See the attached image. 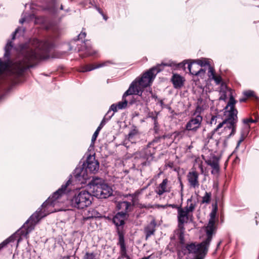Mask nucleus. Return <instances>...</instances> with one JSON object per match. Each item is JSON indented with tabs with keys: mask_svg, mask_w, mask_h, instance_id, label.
Wrapping results in <instances>:
<instances>
[{
	"mask_svg": "<svg viewBox=\"0 0 259 259\" xmlns=\"http://www.w3.org/2000/svg\"><path fill=\"white\" fill-rule=\"evenodd\" d=\"M61 9L62 10L63 9V6L62 5L61 6Z\"/></svg>",
	"mask_w": 259,
	"mask_h": 259,
	"instance_id": "56",
	"label": "nucleus"
},
{
	"mask_svg": "<svg viewBox=\"0 0 259 259\" xmlns=\"http://www.w3.org/2000/svg\"><path fill=\"white\" fill-rule=\"evenodd\" d=\"M245 101H246V99H245V98H242V99H240V101L241 102H245Z\"/></svg>",
	"mask_w": 259,
	"mask_h": 259,
	"instance_id": "53",
	"label": "nucleus"
},
{
	"mask_svg": "<svg viewBox=\"0 0 259 259\" xmlns=\"http://www.w3.org/2000/svg\"><path fill=\"white\" fill-rule=\"evenodd\" d=\"M88 170L82 167L77 168L75 170L74 176L79 181L85 180L88 179L87 171Z\"/></svg>",
	"mask_w": 259,
	"mask_h": 259,
	"instance_id": "18",
	"label": "nucleus"
},
{
	"mask_svg": "<svg viewBox=\"0 0 259 259\" xmlns=\"http://www.w3.org/2000/svg\"><path fill=\"white\" fill-rule=\"evenodd\" d=\"M83 259H96V255L94 253L87 252L84 256Z\"/></svg>",
	"mask_w": 259,
	"mask_h": 259,
	"instance_id": "36",
	"label": "nucleus"
},
{
	"mask_svg": "<svg viewBox=\"0 0 259 259\" xmlns=\"http://www.w3.org/2000/svg\"><path fill=\"white\" fill-rule=\"evenodd\" d=\"M221 119V118L220 117V115H212L211 116V119H210V123L212 125V124H216L218 122H221L220 121V120Z\"/></svg>",
	"mask_w": 259,
	"mask_h": 259,
	"instance_id": "32",
	"label": "nucleus"
},
{
	"mask_svg": "<svg viewBox=\"0 0 259 259\" xmlns=\"http://www.w3.org/2000/svg\"><path fill=\"white\" fill-rule=\"evenodd\" d=\"M217 208L215 207L210 213V219L207 225L205 227V231L207 236L212 235L215 233L217 227L215 225V217L217 215Z\"/></svg>",
	"mask_w": 259,
	"mask_h": 259,
	"instance_id": "9",
	"label": "nucleus"
},
{
	"mask_svg": "<svg viewBox=\"0 0 259 259\" xmlns=\"http://www.w3.org/2000/svg\"><path fill=\"white\" fill-rule=\"evenodd\" d=\"M154 142H152L149 143L147 147L143 149V152L144 153L143 157L146 158L147 160H151L152 159V155L154 153Z\"/></svg>",
	"mask_w": 259,
	"mask_h": 259,
	"instance_id": "16",
	"label": "nucleus"
},
{
	"mask_svg": "<svg viewBox=\"0 0 259 259\" xmlns=\"http://www.w3.org/2000/svg\"><path fill=\"white\" fill-rule=\"evenodd\" d=\"M110 113V111L109 110L108 111V112L107 113L106 115H105V116L104 117V118H103V119L102 120V121H101L100 125H101L102 127L105 124V122H106V120H109L111 117L113 115V113H112L110 115H109Z\"/></svg>",
	"mask_w": 259,
	"mask_h": 259,
	"instance_id": "34",
	"label": "nucleus"
},
{
	"mask_svg": "<svg viewBox=\"0 0 259 259\" xmlns=\"http://www.w3.org/2000/svg\"><path fill=\"white\" fill-rule=\"evenodd\" d=\"M187 63H188V61L185 60V61H183V62L177 64V67H179V68H183L185 69V66Z\"/></svg>",
	"mask_w": 259,
	"mask_h": 259,
	"instance_id": "39",
	"label": "nucleus"
},
{
	"mask_svg": "<svg viewBox=\"0 0 259 259\" xmlns=\"http://www.w3.org/2000/svg\"><path fill=\"white\" fill-rule=\"evenodd\" d=\"M124 96V94L123 95L122 101L118 102L117 104H113L111 106L109 109L110 111H113L114 112H116L118 109H122L127 106V101L125 99L127 96H125V97Z\"/></svg>",
	"mask_w": 259,
	"mask_h": 259,
	"instance_id": "21",
	"label": "nucleus"
},
{
	"mask_svg": "<svg viewBox=\"0 0 259 259\" xmlns=\"http://www.w3.org/2000/svg\"><path fill=\"white\" fill-rule=\"evenodd\" d=\"M242 142L240 140L238 141V143H237V146H236V150H237L238 147H239L240 146V144L242 143Z\"/></svg>",
	"mask_w": 259,
	"mask_h": 259,
	"instance_id": "48",
	"label": "nucleus"
},
{
	"mask_svg": "<svg viewBox=\"0 0 259 259\" xmlns=\"http://www.w3.org/2000/svg\"><path fill=\"white\" fill-rule=\"evenodd\" d=\"M143 259H147V258H143Z\"/></svg>",
	"mask_w": 259,
	"mask_h": 259,
	"instance_id": "57",
	"label": "nucleus"
},
{
	"mask_svg": "<svg viewBox=\"0 0 259 259\" xmlns=\"http://www.w3.org/2000/svg\"><path fill=\"white\" fill-rule=\"evenodd\" d=\"M17 235L16 234H14L10 236L9 238L3 241L1 244H0V249L2 248L4 246L8 244L9 243L14 241L16 238Z\"/></svg>",
	"mask_w": 259,
	"mask_h": 259,
	"instance_id": "29",
	"label": "nucleus"
},
{
	"mask_svg": "<svg viewBox=\"0 0 259 259\" xmlns=\"http://www.w3.org/2000/svg\"><path fill=\"white\" fill-rule=\"evenodd\" d=\"M167 206H168V205H158L157 207L158 208L161 207V208H165Z\"/></svg>",
	"mask_w": 259,
	"mask_h": 259,
	"instance_id": "46",
	"label": "nucleus"
},
{
	"mask_svg": "<svg viewBox=\"0 0 259 259\" xmlns=\"http://www.w3.org/2000/svg\"><path fill=\"white\" fill-rule=\"evenodd\" d=\"M140 139V134L138 131L136 129L132 130L127 136V140L132 143H136Z\"/></svg>",
	"mask_w": 259,
	"mask_h": 259,
	"instance_id": "23",
	"label": "nucleus"
},
{
	"mask_svg": "<svg viewBox=\"0 0 259 259\" xmlns=\"http://www.w3.org/2000/svg\"><path fill=\"white\" fill-rule=\"evenodd\" d=\"M168 182L169 181L167 179H165L157 187L156 191L159 195H161L165 192H170V187L169 186Z\"/></svg>",
	"mask_w": 259,
	"mask_h": 259,
	"instance_id": "15",
	"label": "nucleus"
},
{
	"mask_svg": "<svg viewBox=\"0 0 259 259\" xmlns=\"http://www.w3.org/2000/svg\"><path fill=\"white\" fill-rule=\"evenodd\" d=\"M197 107L193 114L194 116L201 115L202 112L207 108V105L204 101L201 98H199L197 102Z\"/></svg>",
	"mask_w": 259,
	"mask_h": 259,
	"instance_id": "22",
	"label": "nucleus"
},
{
	"mask_svg": "<svg viewBox=\"0 0 259 259\" xmlns=\"http://www.w3.org/2000/svg\"><path fill=\"white\" fill-rule=\"evenodd\" d=\"M254 93L251 91H248L244 92V95L247 97H250L253 96Z\"/></svg>",
	"mask_w": 259,
	"mask_h": 259,
	"instance_id": "40",
	"label": "nucleus"
},
{
	"mask_svg": "<svg viewBox=\"0 0 259 259\" xmlns=\"http://www.w3.org/2000/svg\"><path fill=\"white\" fill-rule=\"evenodd\" d=\"M221 243V241L219 242L217 245V248H218L219 247V246L220 245Z\"/></svg>",
	"mask_w": 259,
	"mask_h": 259,
	"instance_id": "54",
	"label": "nucleus"
},
{
	"mask_svg": "<svg viewBox=\"0 0 259 259\" xmlns=\"http://www.w3.org/2000/svg\"><path fill=\"white\" fill-rule=\"evenodd\" d=\"M131 203L127 201L119 202L117 204V209L121 210V211L125 212V214L131 210Z\"/></svg>",
	"mask_w": 259,
	"mask_h": 259,
	"instance_id": "25",
	"label": "nucleus"
},
{
	"mask_svg": "<svg viewBox=\"0 0 259 259\" xmlns=\"http://www.w3.org/2000/svg\"><path fill=\"white\" fill-rule=\"evenodd\" d=\"M26 21V19L25 18V17H23L19 21L20 23L22 24L24 21Z\"/></svg>",
	"mask_w": 259,
	"mask_h": 259,
	"instance_id": "47",
	"label": "nucleus"
},
{
	"mask_svg": "<svg viewBox=\"0 0 259 259\" xmlns=\"http://www.w3.org/2000/svg\"><path fill=\"white\" fill-rule=\"evenodd\" d=\"M191 214L184 208H178V227L181 231V234L184 230V225L187 223L189 220L191 219Z\"/></svg>",
	"mask_w": 259,
	"mask_h": 259,
	"instance_id": "8",
	"label": "nucleus"
},
{
	"mask_svg": "<svg viewBox=\"0 0 259 259\" xmlns=\"http://www.w3.org/2000/svg\"><path fill=\"white\" fill-rule=\"evenodd\" d=\"M208 75L209 77L214 80L217 84H220L222 82V78L220 76L215 74L214 69L211 66H208Z\"/></svg>",
	"mask_w": 259,
	"mask_h": 259,
	"instance_id": "27",
	"label": "nucleus"
},
{
	"mask_svg": "<svg viewBox=\"0 0 259 259\" xmlns=\"http://www.w3.org/2000/svg\"><path fill=\"white\" fill-rule=\"evenodd\" d=\"M168 206L171 207L172 208H177L178 210V208H181V207L178 206L176 204H168Z\"/></svg>",
	"mask_w": 259,
	"mask_h": 259,
	"instance_id": "44",
	"label": "nucleus"
},
{
	"mask_svg": "<svg viewBox=\"0 0 259 259\" xmlns=\"http://www.w3.org/2000/svg\"><path fill=\"white\" fill-rule=\"evenodd\" d=\"M211 195L210 193L205 192V195L202 197V202L208 203L210 201Z\"/></svg>",
	"mask_w": 259,
	"mask_h": 259,
	"instance_id": "35",
	"label": "nucleus"
},
{
	"mask_svg": "<svg viewBox=\"0 0 259 259\" xmlns=\"http://www.w3.org/2000/svg\"><path fill=\"white\" fill-rule=\"evenodd\" d=\"M202 121V117L201 115L193 116L190 120L187 123L186 130L196 132L200 128Z\"/></svg>",
	"mask_w": 259,
	"mask_h": 259,
	"instance_id": "11",
	"label": "nucleus"
},
{
	"mask_svg": "<svg viewBox=\"0 0 259 259\" xmlns=\"http://www.w3.org/2000/svg\"><path fill=\"white\" fill-rule=\"evenodd\" d=\"M110 64H111L110 61H105L97 64H87L81 67L80 71L83 72L90 71L95 69L108 66Z\"/></svg>",
	"mask_w": 259,
	"mask_h": 259,
	"instance_id": "14",
	"label": "nucleus"
},
{
	"mask_svg": "<svg viewBox=\"0 0 259 259\" xmlns=\"http://www.w3.org/2000/svg\"><path fill=\"white\" fill-rule=\"evenodd\" d=\"M149 117L152 118V119L153 120L154 124V129L155 132H157L158 130V122L157 120V115H154L153 113H151V114H150Z\"/></svg>",
	"mask_w": 259,
	"mask_h": 259,
	"instance_id": "33",
	"label": "nucleus"
},
{
	"mask_svg": "<svg viewBox=\"0 0 259 259\" xmlns=\"http://www.w3.org/2000/svg\"><path fill=\"white\" fill-rule=\"evenodd\" d=\"M56 4L54 3V4H53V8H50V9H52V11H54L55 10V9L56 8Z\"/></svg>",
	"mask_w": 259,
	"mask_h": 259,
	"instance_id": "51",
	"label": "nucleus"
},
{
	"mask_svg": "<svg viewBox=\"0 0 259 259\" xmlns=\"http://www.w3.org/2000/svg\"><path fill=\"white\" fill-rule=\"evenodd\" d=\"M220 100H225L228 97L230 98L229 101L226 107L227 110L225 112H233L234 111H237L234 108L236 101L233 97L232 91L228 88L224 83L222 84L220 90Z\"/></svg>",
	"mask_w": 259,
	"mask_h": 259,
	"instance_id": "7",
	"label": "nucleus"
},
{
	"mask_svg": "<svg viewBox=\"0 0 259 259\" xmlns=\"http://www.w3.org/2000/svg\"><path fill=\"white\" fill-rule=\"evenodd\" d=\"M200 168H201V171H202V172H203V168H202V166H201V165H200Z\"/></svg>",
	"mask_w": 259,
	"mask_h": 259,
	"instance_id": "55",
	"label": "nucleus"
},
{
	"mask_svg": "<svg viewBox=\"0 0 259 259\" xmlns=\"http://www.w3.org/2000/svg\"><path fill=\"white\" fill-rule=\"evenodd\" d=\"M99 135V133H98L97 132H95L94 133V134H93V136H92V143L93 144L94 143L95 141L96 140V139L98 137Z\"/></svg>",
	"mask_w": 259,
	"mask_h": 259,
	"instance_id": "41",
	"label": "nucleus"
},
{
	"mask_svg": "<svg viewBox=\"0 0 259 259\" xmlns=\"http://www.w3.org/2000/svg\"><path fill=\"white\" fill-rule=\"evenodd\" d=\"M52 47L53 43L50 40L39 41L37 39H31L20 46L21 58L11 61L8 58L12 45L11 41L8 42L5 47L4 60L0 58V84L20 75L26 69L31 67V64L35 61L47 58Z\"/></svg>",
	"mask_w": 259,
	"mask_h": 259,
	"instance_id": "1",
	"label": "nucleus"
},
{
	"mask_svg": "<svg viewBox=\"0 0 259 259\" xmlns=\"http://www.w3.org/2000/svg\"><path fill=\"white\" fill-rule=\"evenodd\" d=\"M102 128V126L101 125H99L95 132L99 133Z\"/></svg>",
	"mask_w": 259,
	"mask_h": 259,
	"instance_id": "50",
	"label": "nucleus"
},
{
	"mask_svg": "<svg viewBox=\"0 0 259 259\" xmlns=\"http://www.w3.org/2000/svg\"><path fill=\"white\" fill-rule=\"evenodd\" d=\"M99 168V163L94 156H89L87 160L86 169L91 172L95 173Z\"/></svg>",
	"mask_w": 259,
	"mask_h": 259,
	"instance_id": "12",
	"label": "nucleus"
},
{
	"mask_svg": "<svg viewBox=\"0 0 259 259\" xmlns=\"http://www.w3.org/2000/svg\"><path fill=\"white\" fill-rule=\"evenodd\" d=\"M237 111L233 112H225L227 118L220 122L214 130L213 134L217 133L226 139L234 135L236 132V123L237 122Z\"/></svg>",
	"mask_w": 259,
	"mask_h": 259,
	"instance_id": "4",
	"label": "nucleus"
},
{
	"mask_svg": "<svg viewBox=\"0 0 259 259\" xmlns=\"http://www.w3.org/2000/svg\"><path fill=\"white\" fill-rule=\"evenodd\" d=\"M85 54L87 56H92L96 53L95 51H92V47L88 45L87 43H85Z\"/></svg>",
	"mask_w": 259,
	"mask_h": 259,
	"instance_id": "31",
	"label": "nucleus"
},
{
	"mask_svg": "<svg viewBox=\"0 0 259 259\" xmlns=\"http://www.w3.org/2000/svg\"><path fill=\"white\" fill-rule=\"evenodd\" d=\"M176 64L171 61L167 63H162L150 69L144 73L140 78H137L130 86L128 89L124 93L125 96L133 94L138 95L143 88L150 85L157 73L161 71L164 66H175Z\"/></svg>",
	"mask_w": 259,
	"mask_h": 259,
	"instance_id": "3",
	"label": "nucleus"
},
{
	"mask_svg": "<svg viewBox=\"0 0 259 259\" xmlns=\"http://www.w3.org/2000/svg\"><path fill=\"white\" fill-rule=\"evenodd\" d=\"M175 88H181L183 85L184 79L183 77L177 74H174L171 78Z\"/></svg>",
	"mask_w": 259,
	"mask_h": 259,
	"instance_id": "26",
	"label": "nucleus"
},
{
	"mask_svg": "<svg viewBox=\"0 0 259 259\" xmlns=\"http://www.w3.org/2000/svg\"><path fill=\"white\" fill-rule=\"evenodd\" d=\"M156 226V223L154 220H153L151 223L145 228V232L146 233V238L148 239V237L154 234L155 231V227Z\"/></svg>",
	"mask_w": 259,
	"mask_h": 259,
	"instance_id": "24",
	"label": "nucleus"
},
{
	"mask_svg": "<svg viewBox=\"0 0 259 259\" xmlns=\"http://www.w3.org/2000/svg\"><path fill=\"white\" fill-rule=\"evenodd\" d=\"M195 204L192 202L191 199H188L187 206L183 208L191 213L195 209Z\"/></svg>",
	"mask_w": 259,
	"mask_h": 259,
	"instance_id": "28",
	"label": "nucleus"
},
{
	"mask_svg": "<svg viewBox=\"0 0 259 259\" xmlns=\"http://www.w3.org/2000/svg\"><path fill=\"white\" fill-rule=\"evenodd\" d=\"M198 174L196 171H190L187 175V179L190 186L193 188H198L199 183L198 181Z\"/></svg>",
	"mask_w": 259,
	"mask_h": 259,
	"instance_id": "13",
	"label": "nucleus"
},
{
	"mask_svg": "<svg viewBox=\"0 0 259 259\" xmlns=\"http://www.w3.org/2000/svg\"><path fill=\"white\" fill-rule=\"evenodd\" d=\"M139 193L137 192L135 194H133L132 197V200L133 203V204L135 205L138 201V196L139 195Z\"/></svg>",
	"mask_w": 259,
	"mask_h": 259,
	"instance_id": "38",
	"label": "nucleus"
},
{
	"mask_svg": "<svg viewBox=\"0 0 259 259\" xmlns=\"http://www.w3.org/2000/svg\"><path fill=\"white\" fill-rule=\"evenodd\" d=\"M243 122L245 124L244 125V128L247 131L249 128V123L250 122H253L254 120H252V119H244Z\"/></svg>",
	"mask_w": 259,
	"mask_h": 259,
	"instance_id": "37",
	"label": "nucleus"
},
{
	"mask_svg": "<svg viewBox=\"0 0 259 259\" xmlns=\"http://www.w3.org/2000/svg\"><path fill=\"white\" fill-rule=\"evenodd\" d=\"M86 33L85 32H81L78 36V39H81L85 37Z\"/></svg>",
	"mask_w": 259,
	"mask_h": 259,
	"instance_id": "42",
	"label": "nucleus"
},
{
	"mask_svg": "<svg viewBox=\"0 0 259 259\" xmlns=\"http://www.w3.org/2000/svg\"><path fill=\"white\" fill-rule=\"evenodd\" d=\"M148 92L149 91L148 90L146 92L141 91L139 94L145 102H148L150 101V95H148Z\"/></svg>",
	"mask_w": 259,
	"mask_h": 259,
	"instance_id": "30",
	"label": "nucleus"
},
{
	"mask_svg": "<svg viewBox=\"0 0 259 259\" xmlns=\"http://www.w3.org/2000/svg\"><path fill=\"white\" fill-rule=\"evenodd\" d=\"M18 31V29H16L14 32V33L13 34V38L14 39L15 38V35L16 33H17Z\"/></svg>",
	"mask_w": 259,
	"mask_h": 259,
	"instance_id": "52",
	"label": "nucleus"
},
{
	"mask_svg": "<svg viewBox=\"0 0 259 259\" xmlns=\"http://www.w3.org/2000/svg\"><path fill=\"white\" fill-rule=\"evenodd\" d=\"M89 184L93 195L96 197L106 198L112 194L113 191L111 187L100 178H93Z\"/></svg>",
	"mask_w": 259,
	"mask_h": 259,
	"instance_id": "5",
	"label": "nucleus"
},
{
	"mask_svg": "<svg viewBox=\"0 0 259 259\" xmlns=\"http://www.w3.org/2000/svg\"><path fill=\"white\" fill-rule=\"evenodd\" d=\"M93 215H91V216H88V217H83V220H84V221H85V220H89V219L92 218H93Z\"/></svg>",
	"mask_w": 259,
	"mask_h": 259,
	"instance_id": "49",
	"label": "nucleus"
},
{
	"mask_svg": "<svg viewBox=\"0 0 259 259\" xmlns=\"http://www.w3.org/2000/svg\"><path fill=\"white\" fill-rule=\"evenodd\" d=\"M148 95H150V96H151L153 98H156V96L155 95L153 94L151 90L149 91Z\"/></svg>",
	"mask_w": 259,
	"mask_h": 259,
	"instance_id": "45",
	"label": "nucleus"
},
{
	"mask_svg": "<svg viewBox=\"0 0 259 259\" xmlns=\"http://www.w3.org/2000/svg\"><path fill=\"white\" fill-rule=\"evenodd\" d=\"M125 218V212L120 211L113 217V222L116 226H120L124 224Z\"/></svg>",
	"mask_w": 259,
	"mask_h": 259,
	"instance_id": "20",
	"label": "nucleus"
},
{
	"mask_svg": "<svg viewBox=\"0 0 259 259\" xmlns=\"http://www.w3.org/2000/svg\"><path fill=\"white\" fill-rule=\"evenodd\" d=\"M118 244L120 245V253L122 258H126L130 259V256L126 253V249L124 243V236L121 233H119V242Z\"/></svg>",
	"mask_w": 259,
	"mask_h": 259,
	"instance_id": "17",
	"label": "nucleus"
},
{
	"mask_svg": "<svg viewBox=\"0 0 259 259\" xmlns=\"http://www.w3.org/2000/svg\"><path fill=\"white\" fill-rule=\"evenodd\" d=\"M208 165H210L212 170V174H218L219 171V159L216 157H213L206 161Z\"/></svg>",
	"mask_w": 259,
	"mask_h": 259,
	"instance_id": "19",
	"label": "nucleus"
},
{
	"mask_svg": "<svg viewBox=\"0 0 259 259\" xmlns=\"http://www.w3.org/2000/svg\"><path fill=\"white\" fill-rule=\"evenodd\" d=\"M246 133H241V137H240V140L242 142H243L246 137Z\"/></svg>",
	"mask_w": 259,
	"mask_h": 259,
	"instance_id": "43",
	"label": "nucleus"
},
{
	"mask_svg": "<svg viewBox=\"0 0 259 259\" xmlns=\"http://www.w3.org/2000/svg\"><path fill=\"white\" fill-rule=\"evenodd\" d=\"M71 181L69 180L65 184L63 185L61 188L53 194L52 197H50L42 204L40 210L36 211L35 213L33 214L22 227L20 234L24 235H27L33 229L36 223L41 218L50 213L60 210L59 209H53V207L55 206L57 203L59 202L58 200L69 191L68 187Z\"/></svg>",
	"mask_w": 259,
	"mask_h": 259,
	"instance_id": "2",
	"label": "nucleus"
},
{
	"mask_svg": "<svg viewBox=\"0 0 259 259\" xmlns=\"http://www.w3.org/2000/svg\"><path fill=\"white\" fill-rule=\"evenodd\" d=\"M196 62L197 63L196 65H193L192 63H188V68L190 72L193 75H197L200 74L201 72L203 73L205 72L204 69H199L198 70H196L193 69V68L198 67V66H200L201 67H206L208 68V66H210L208 61L205 59L197 60Z\"/></svg>",
	"mask_w": 259,
	"mask_h": 259,
	"instance_id": "10",
	"label": "nucleus"
},
{
	"mask_svg": "<svg viewBox=\"0 0 259 259\" xmlns=\"http://www.w3.org/2000/svg\"><path fill=\"white\" fill-rule=\"evenodd\" d=\"M93 197L88 191L82 190L77 192L70 199V205L78 209H83L92 203Z\"/></svg>",
	"mask_w": 259,
	"mask_h": 259,
	"instance_id": "6",
	"label": "nucleus"
}]
</instances>
